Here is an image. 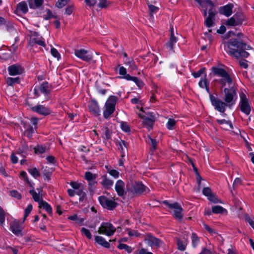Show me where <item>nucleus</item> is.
Here are the masks:
<instances>
[{
  "label": "nucleus",
  "mask_w": 254,
  "mask_h": 254,
  "mask_svg": "<svg viewBox=\"0 0 254 254\" xmlns=\"http://www.w3.org/2000/svg\"><path fill=\"white\" fill-rule=\"evenodd\" d=\"M224 49L229 55L237 58H247L249 53L245 50L251 49V47L237 39H231L227 43H224Z\"/></svg>",
  "instance_id": "nucleus-1"
},
{
  "label": "nucleus",
  "mask_w": 254,
  "mask_h": 254,
  "mask_svg": "<svg viewBox=\"0 0 254 254\" xmlns=\"http://www.w3.org/2000/svg\"><path fill=\"white\" fill-rule=\"evenodd\" d=\"M198 2L203 9V15L206 16L204 24L207 27H211L214 24L215 15L217 12L214 7L213 2L210 0L202 1L201 0H194Z\"/></svg>",
  "instance_id": "nucleus-2"
},
{
  "label": "nucleus",
  "mask_w": 254,
  "mask_h": 254,
  "mask_svg": "<svg viewBox=\"0 0 254 254\" xmlns=\"http://www.w3.org/2000/svg\"><path fill=\"white\" fill-rule=\"evenodd\" d=\"M211 69L214 75L220 77L217 81L222 87L230 86L232 83L231 77L224 68L218 66H213Z\"/></svg>",
  "instance_id": "nucleus-3"
},
{
  "label": "nucleus",
  "mask_w": 254,
  "mask_h": 254,
  "mask_svg": "<svg viewBox=\"0 0 254 254\" xmlns=\"http://www.w3.org/2000/svg\"><path fill=\"white\" fill-rule=\"evenodd\" d=\"M117 100V97L110 96L106 101L103 111V116L105 119L109 118L114 112Z\"/></svg>",
  "instance_id": "nucleus-4"
},
{
  "label": "nucleus",
  "mask_w": 254,
  "mask_h": 254,
  "mask_svg": "<svg viewBox=\"0 0 254 254\" xmlns=\"http://www.w3.org/2000/svg\"><path fill=\"white\" fill-rule=\"evenodd\" d=\"M74 54L78 58L87 63H95L96 62L93 59V54L90 51L84 49H75Z\"/></svg>",
  "instance_id": "nucleus-5"
},
{
  "label": "nucleus",
  "mask_w": 254,
  "mask_h": 254,
  "mask_svg": "<svg viewBox=\"0 0 254 254\" xmlns=\"http://www.w3.org/2000/svg\"><path fill=\"white\" fill-rule=\"evenodd\" d=\"M163 203L169 208L170 212L172 213L175 218L179 220H182L183 216V209L182 206L178 203L175 202L173 203H170L167 201H163Z\"/></svg>",
  "instance_id": "nucleus-6"
},
{
  "label": "nucleus",
  "mask_w": 254,
  "mask_h": 254,
  "mask_svg": "<svg viewBox=\"0 0 254 254\" xmlns=\"http://www.w3.org/2000/svg\"><path fill=\"white\" fill-rule=\"evenodd\" d=\"M239 107L241 112L246 115H249L251 110V103L246 95L241 92L240 94Z\"/></svg>",
  "instance_id": "nucleus-7"
},
{
  "label": "nucleus",
  "mask_w": 254,
  "mask_h": 254,
  "mask_svg": "<svg viewBox=\"0 0 254 254\" xmlns=\"http://www.w3.org/2000/svg\"><path fill=\"white\" fill-rule=\"evenodd\" d=\"M98 200L103 208L109 210L114 209L117 205V203L113 197H108L107 195L99 196Z\"/></svg>",
  "instance_id": "nucleus-8"
},
{
  "label": "nucleus",
  "mask_w": 254,
  "mask_h": 254,
  "mask_svg": "<svg viewBox=\"0 0 254 254\" xmlns=\"http://www.w3.org/2000/svg\"><path fill=\"white\" fill-rule=\"evenodd\" d=\"M116 228L109 222H103L98 229V233L107 236H113L116 231Z\"/></svg>",
  "instance_id": "nucleus-9"
},
{
  "label": "nucleus",
  "mask_w": 254,
  "mask_h": 254,
  "mask_svg": "<svg viewBox=\"0 0 254 254\" xmlns=\"http://www.w3.org/2000/svg\"><path fill=\"white\" fill-rule=\"evenodd\" d=\"M209 97L211 104L214 107L215 109L220 113H224L227 106L226 103L212 94H210Z\"/></svg>",
  "instance_id": "nucleus-10"
},
{
  "label": "nucleus",
  "mask_w": 254,
  "mask_h": 254,
  "mask_svg": "<svg viewBox=\"0 0 254 254\" xmlns=\"http://www.w3.org/2000/svg\"><path fill=\"white\" fill-rule=\"evenodd\" d=\"M244 20V16L242 14L236 13L228 19L225 22V24L228 26H236L242 24Z\"/></svg>",
  "instance_id": "nucleus-11"
},
{
  "label": "nucleus",
  "mask_w": 254,
  "mask_h": 254,
  "mask_svg": "<svg viewBox=\"0 0 254 254\" xmlns=\"http://www.w3.org/2000/svg\"><path fill=\"white\" fill-rule=\"evenodd\" d=\"M225 93L224 100L227 104H233L235 103V100L236 98L237 93L234 87L230 88H225L224 89Z\"/></svg>",
  "instance_id": "nucleus-12"
},
{
  "label": "nucleus",
  "mask_w": 254,
  "mask_h": 254,
  "mask_svg": "<svg viewBox=\"0 0 254 254\" xmlns=\"http://www.w3.org/2000/svg\"><path fill=\"white\" fill-rule=\"evenodd\" d=\"M38 92L45 95V98L47 100H49L48 94L51 92V88L49 86L48 82H45L41 84L39 87H35L34 89V93L36 96H39Z\"/></svg>",
  "instance_id": "nucleus-13"
},
{
  "label": "nucleus",
  "mask_w": 254,
  "mask_h": 254,
  "mask_svg": "<svg viewBox=\"0 0 254 254\" xmlns=\"http://www.w3.org/2000/svg\"><path fill=\"white\" fill-rule=\"evenodd\" d=\"M31 110L32 111L44 116L49 115L52 112L51 109L49 107L41 104H37L32 107Z\"/></svg>",
  "instance_id": "nucleus-14"
},
{
  "label": "nucleus",
  "mask_w": 254,
  "mask_h": 254,
  "mask_svg": "<svg viewBox=\"0 0 254 254\" xmlns=\"http://www.w3.org/2000/svg\"><path fill=\"white\" fill-rule=\"evenodd\" d=\"M171 35L169 41L166 44V48L169 52H174V47L178 41V39L174 36L173 27L170 28Z\"/></svg>",
  "instance_id": "nucleus-15"
},
{
  "label": "nucleus",
  "mask_w": 254,
  "mask_h": 254,
  "mask_svg": "<svg viewBox=\"0 0 254 254\" xmlns=\"http://www.w3.org/2000/svg\"><path fill=\"white\" fill-rule=\"evenodd\" d=\"M203 194L206 196L208 199L211 202L214 203H221V201L219 199L215 194L212 193L211 190L208 187H205L202 190Z\"/></svg>",
  "instance_id": "nucleus-16"
},
{
  "label": "nucleus",
  "mask_w": 254,
  "mask_h": 254,
  "mask_svg": "<svg viewBox=\"0 0 254 254\" xmlns=\"http://www.w3.org/2000/svg\"><path fill=\"white\" fill-rule=\"evenodd\" d=\"M97 178V175L95 174H92L90 172H86L85 174V178L89 183V187L90 191H93L94 188L93 187L94 185L97 183L95 181Z\"/></svg>",
  "instance_id": "nucleus-17"
},
{
  "label": "nucleus",
  "mask_w": 254,
  "mask_h": 254,
  "mask_svg": "<svg viewBox=\"0 0 254 254\" xmlns=\"http://www.w3.org/2000/svg\"><path fill=\"white\" fill-rule=\"evenodd\" d=\"M234 5L232 3H228L225 5L220 6L218 9L220 14L229 17L232 14V10Z\"/></svg>",
  "instance_id": "nucleus-18"
},
{
  "label": "nucleus",
  "mask_w": 254,
  "mask_h": 254,
  "mask_svg": "<svg viewBox=\"0 0 254 254\" xmlns=\"http://www.w3.org/2000/svg\"><path fill=\"white\" fill-rule=\"evenodd\" d=\"M145 241L148 245L151 247L158 248L161 246L163 242L160 240L153 236H149L145 239Z\"/></svg>",
  "instance_id": "nucleus-19"
},
{
  "label": "nucleus",
  "mask_w": 254,
  "mask_h": 254,
  "mask_svg": "<svg viewBox=\"0 0 254 254\" xmlns=\"http://www.w3.org/2000/svg\"><path fill=\"white\" fill-rule=\"evenodd\" d=\"M9 74L12 76L19 75L23 71V68L19 65L13 64L8 67Z\"/></svg>",
  "instance_id": "nucleus-20"
},
{
  "label": "nucleus",
  "mask_w": 254,
  "mask_h": 254,
  "mask_svg": "<svg viewBox=\"0 0 254 254\" xmlns=\"http://www.w3.org/2000/svg\"><path fill=\"white\" fill-rule=\"evenodd\" d=\"M128 190L133 193L140 194L145 190V187L142 184L135 182L132 183V188Z\"/></svg>",
  "instance_id": "nucleus-21"
},
{
  "label": "nucleus",
  "mask_w": 254,
  "mask_h": 254,
  "mask_svg": "<svg viewBox=\"0 0 254 254\" xmlns=\"http://www.w3.org/2000/svg\"><path fill=\"white\" fill-rule=\"evenodd\" d=\"M10 230L11 232L16 235H21V232L22 227L19 222L14 220L10 223Z\"/></svg>",
  "instance_id": "nucleus-22"
},
{
  "label": "nucleus",
  "mask_w": 254,
  "mask_h": 254,
  "mask_svg": "<svg viewBox=\"0 0 254 254\" xmlns=\"http://www.w3.org/2000/svg\"><path fill=\"white\" fill-rule=\"evenodd\" d=\"M89 111L94 116H98L100 115V109L98 103L95 100H92L89 105Z\"/></svg>",
  "instance_id": "nucleus-23"
},
{
  "label": "nucleus",
  "mask_w": 254,
  "mask_h": 254,
  "mask_svg": "<svg viewBox=\"0 0 254 254\" xmlns=\"http://www.w3.org/2000/svg\"><path fill=\"white\" fill-rule=\"evenodd\" d=\"M125 183L121 180L116 183L115 189L118 195L122 196L125 194Z\"/></svg>",
  "instance_id": "nucleus-24"
},
{
  "label": "nucleus",
  "mask_w": 254,
  "mask_h": 254,
  "mask_svg": "<svg viewBox=\"0 0 254 254\" xmlns=\"http://www.w3.org/2000/svg\"><path fill=\"white\" fill-rule=\"evenodd\" d=\"M28 10L27 4L25 1H21L17 5L16 11L18 14H25Z\"/></svg>",
  "instance_id": "nucleus-25"
},
{
  "label": "nucleus",
  "mask_w": 254,
  "mask_h": 254,
  "mask_svg": "<svg viewBox=\"0 0 254 254\" xmlns=\"http://www.w3.org/2000/svg\"><path fill=\"white\" fill-rule=\"evenodd\" d=\"M95 242L98 244L106 248H109L110 244L109 242L106 241L105 239L102 236H96L95 237Z\"/></svg>",
  "instance_id": "nucleus-26"
},
{
  "label": "nucleus",
  "mask_w": 254,
  "mask_h": 254,
  "mask_svg": "<svg viewBox=\"0 0 254 254\" xmlns=\"http://www.w3.org/2000/svg\"><path fill=\"white\" fill-rule=\"evenodd\" d=\"M38 193H37L34 190H31L29 191V193L32 196L33 199L36 201L38 202L39 204L41 201H43L42 195L40 194V192L41 191V190H38Z\"/></svg>",
  "instance_id": "nucleus-27"
},
{
  "label": "nucleus",
  "mask_w": 254,
  "mask_h": 254,
  "mask_svg": "<svg viewBox=\"0 0 254 254\" xmlns=\"http://www.w3.org/2000/svg\"><path fill=\"white\" fill-rule=\"evenodd\" d=\"M28 151V146L25 142H22L21 146L19 147L17 153L25 157L27 155Z\"/></svg>",
  "instance_id": "nucleus-28"
},
{
  "label": "nucleus",
  "mask_w": 254,
  "mask_h": 254,
  "mask_svg": "<svg viewBox=\"0 0 254 254\" xmlns=\"http://www.w3.org/2000/svg\"><path fill=\"white\" fill-rule=\"evenodd\" d=\"M198 85L199 87L201 88H205L206 92L211 94L209 88V82L206 78V75L204 78H201L198 82Z\"/></svg>",
  "instance_id": "nucleus-29"
},
{
  "label": "nucleus",
  "mask_w": 254,
  "mask_h": 254,
  "mask_svg": "<svg viewBox=\"0 0 254 254\" xmlns=\"http://www.w3.org/2000/svg\"><path fill=\"white\" fill-rule=\"evenodd\" d=\"M126 79L127 80L133 81L139 88H141L144 85V83L141 80L136 77L127 75L126 77Z\"/></svg>",
  "instance_id": "nucleus-30"
},
{
  "label": "nucleus",
  "mask_w": 254,
  "mask_h": 254,
  "mask_svg": "<svg viewBox=\"0 0 254 254\" xmlns=\"http://www.w3.org/2000/svg\"><path fill=\"white\" fill-rule=\"evenodd\" d=\"M138 116L143 119V123L144 124L148 126L149 127L152 128L153 123L154 120L151 118L146 117L143 114V113H138Z\"/></svg>",
  "instance_id": "nucleus-31"
},
{
  "label": "nucleus",
  "mask_w": 254,
  "mask_h": 254,
  "mask_svg": "<svg viewBox=\"0 0 254 254\" xmlns=\"http://www.w3.org/2000/svg\"><path fill=\"white\" fill-rule=\"evenodd\" d=\"M30 8L35 9L39 7L43 3V0H28Z\"/></svg>",
  "instance_id": "nucleus-32"
},
{
  "label": "nucleus",
  "mask_w": 254,
  "mask_h": 254,
  "mask_svg": "<svg viewBox=\"0 0 254 254\" xmlns=\"http://www.w3.org/2000/svg\"><path fill=\"white\" fill-rule=\"evenodd\" d=\"M212 212L215 214H227V210L220 205H216L212 207Z\"/></svg>",
  "instance_id": "nucleus-33"
},
{
  "label": "nucleus",
  "mask_w": 254,
  "mask_h": 254,
  "mask_svg": "<svg viewBox=\"0 0 254 254\" xmlns=\"http://www.w3.org/2000/svg\"><path fill=\"white\" fill-rule=\"evenodd\" d=\"M124 62L126 65L129 66L131 70L133 71L137 69V66L133 59L127 58Z\"/></svg>",
  "instance_id": "nucleus-34"
},
{
  "label": "nucleus",
  "mask_w": 254,
  "mask_h": 254,
  "mask_svg": "<svg viewBox=\"0 0 254 254\" xmlns=\"http://www.w3.org/2000/svg\"><path fill=\"white\" fill-rule=\"evenodd\" d=\"M101 183L104 188L108 189L113 185L114 182L113 180L107 178V177L104 176L103 177Z\"/></svg>",
  "instance_id": "nucleus-35"
},
{
  "label": "nucleus",
  "mask_w": 254,
  "mask_h": 254,
  "mask_svg": "<svg viewBox=\"0 0 254 254\" xmlns=\"http://www.w3.org/2000/svg\"><path fill=\"white\" fill-rule=\"evenodd\" d=\"M191 245L192 247L196 248L200 244V238L197 235L192 233L191 236Z\"/></svg>",
  "instance_id": "nucleus-36"
},
{
  "label": "nucleus",
  "mask_w": 254,
  "mask_h": 254,
  "mask_svg": "<svg viewBox=\"0 0 254 254\" xmlns=\"http://www.w3.org/2000/svg\"><path fill=\"white\" fill-rule=\"evenodd\" d=\"M31 42L32 43L36 44L39 46L45 47L46 44L44 40L42 38H39L37 37L36 38H31Z\"/></svg>",
  "instance_id": "nucleus-37"
},
{
  "label": "nucleus",
  "mask_w": 254,
  "mask_h": 254,
  "mask_svg": "<svg viewBox=\"0 0 254 254\" xmlns=\"http://www.w3.org/2000/svg\"><path fill=\"white\" fill-rule=\"evenodd\" d=\"M188 244L187 240H182L181 239L177 240L178 249L182 251H185Z\"/></svg>",
  "instance_id": "nucleus-38"
},
{
  "label": "nucleus",
  "mask_w": 254,
  "mask_h": 254,
  "mask_svg": "<svg viewBox=\"0 0 254 254\" xmlns=\"http://www.w3.org/2000/svg\"><path fill=\"white\" fill-rule=\"evenodd\" d=\"M39 205L40 207H43L48 213H52V208L51 206L45 201H41Z\"/></svg>",
  "instance_id": "nucleus-39"
},
{
  "label": "nucleus",
  "mask_w": 254,
  "mask_h": 254,
  "mask_svg": "<svg viewBox=\"0 0 254 254\" xmlns=\"http://www.w3.org/2000/svg\"><path fill=\"white\" fill-rule=\"evenodd\" d=\"M119 144L121 150V156L124 157L126 155L125 149H127V143L125 141L121 140L119 142Z\"/></svg>",
  "instance_id": "nucleus-40"
},
{
  "label": "nucleus",
  "mask_w": 254,
  "mask_h": 254,
  "mask_svg": "<svg viewBox=\"0 0 254 254\" xmlns=\"http://www.w3.org/2000/svg\"><path fill=\"white\" fill-rule=\"evenodd\" d=\"M176 124V121L174 119L169 118L166 123V126L168 129L173 130L175 129Z\"/></svg>",
  "instance_id": "nucleus-41"
},
{
  "label": "nucleus",
  "mask_w": 254,
  "mask_h": 254,
  "mask_svg": "<svg viewBox=\"0 0 254 254\" xmlns=\"http://www.w3.org/2000/svg\"><path fill=\"white\" fill-rule=\"evenodd\" d=\"M28 171L31 174V175L35 179H37L40 176V173L39 171L35 167L28 169Z\"/></svg>",
  "instance_id": "nucleus-42"
},
{
  "label": "nucleus",
  "mask_w": 254,
  "mask_h": 254,
  "mask_svg": "<svg viewBox=\"0 0 254 254\" xmlns=\"http://www.w3.org/2000/svg\"><path fill=\"white\" fill-rule=\"evenodd\" d=\"M24 128L25 129V133L27 134V136L29 138H30L32 136L33 133L34 132V129L33 127L30 125H25Z\"/></svg>",
  "instance_id": "nucleus-43"
},
{
  "label": "nucleus",
  "mask_w": 254,
  "mask_h": 254,
  "mask_svg": "<svg viewBox=\"0 0 254 254\" xmlns=\"http://www.w3.org/2000/svg\"><path fill=\"white\" fill-rule=\"evenodd\" d=\"M7 84L9 86H12L15 83L19 82V78L17 77H8L6 80Z\"/></svg>",
  "instance_id": "nucleus-44"
},
{
  "label": "nucleus",
  "mask_w": 254,
  "mask_h": 254,
  "mask_svg": "<svg viewBox=\"0 0 254 254\" xmlns=\"http://www.w3.org/2000/svg\"><path fill=\"white\" fill-rule=\"evenodd\" d=\"M6 213L0 206V225L3 226L5 221Z\"/></svg>",
  "instance_id": "nucleus-45"
},
{
  "label": "nucleus",
  "mask_w": 254,
  "mask_h": 254,
  "mask_svg": "<svg viewBox=\"0 0 254 254\" xmlns=\"http://www.w3.org/2000/svg\"><path fill=\"white\" fill-rule=\"evenodd\" d=\"M76 194L79 196V201H82L86 196V193L83 190V188H81L76 191Z\"/></svg>",
  "instance_id": "nucleus-46"
},
{
  "label": "nucleus",
  "mask_w": 254,
  "mask_h": 254,
  "mask_svg": "<svg viewBox=\"0 0 254 254\" xmlns=\"http://www.w3.org/2000/svg\"><path fill=\"white\" fill-rule=\"evenodd\" d=\"M81 233L82 235L85 236L88 239H91L92 238V236L91 233H90V231L85 228H82L81 229Z\"/></svg>",
  "instance_id": "nucleus-47"
},
{
  "label": "nucleus",
  "mask_w": 254,
  "mask_h": 254,
  "mask_svg": "<svg viewBox=\"0 0 254 254\" xmlns=\"http://www.w3.org/2000/svg\"><path fill=\"white\" fill-rule=\"evenodd\" d=\"M118 248L120 250H125L127 253H130L131 252V249L126 244L120 243L118 246Z\"/></svg>",
  "instance_id": "nucleus-48"
},
{
  "label": "nucleus",
  "mask_w": 254,
  "mask_h": 254,
  "mask_svg": "<svg viewBox=\"0 0 254 254\" xmlns=\"http://www.w3.org/2000/svg\"><path fill=\"white\" fill-rule=\"evenodd\" d=\"M70 186L73 188V189L77 190L83 187L81 183H79L76 182H71L69 183Z\"/></svg>",
  "instance_id": "nucleus-49"
},
{
  "label": "nucleus",
  "mask_w": 254,
  "mask_h": 254,
  "mask_svg": "<svg viewBox=\"0 0 254 254\" xmlns=\"http://www.w3.org/2000/svg\"><path fill=\"white\" fill-rule=\"evenodd\" d=\"M51 54L55 58H57L58 60L61 58V55L58 50L54 47L51 48Z\"/></svg>",
  "instance_id": "nucleus-50"
},
{
  "label": "nucleus",
  "mask_w": 254,
  "mask_h": 254,
  "mask_svg": "<svg viewBox=\"0 0 254 254\" xmlns=\"http://www.w3.org/2000/svg\"><path fill=\"white\" fill-rule=\"evenodd\" d=\"M35 153L43 154L46 151V147L43 146H37L34 148Z\"/></svg>",
  "instance_id": "nucleus-51"
},
{
  "label": "nucleus",
  "mask_w": 254,
  "mask_h": 254,
  "mask_svg": "<svg viewBox=\"0 0 254 254\" xmlns=\"http://www.w3.org/2000/svg\"><path fill=\"white\" fill-rule=\"evenodd\" d=\"M205 68H201L196 72H192L191 74L194 78H198L200 77L205 71Z\"/></svg>",
  "instance_id": "nucleus-52"
},
{
  "label": "nucleus",
  "mask_w": 254,
  "mask_h": 254,
  "mask_svg": "<svg viewBox=\"0 0 254 254\" xmlns=\"http://www.w3.org/2000/svg\"><path fill=\"white\" fill-rule=\"evenodd\" d=\"M112 132L107 127H105L103 130L104 137L106 139H109L111 138Z\"/></svg>",
  "instance_id": "nucleus-53"
},
{
  "label": "nucleus",
  "mask_w": 254,
  "mask_h": 254,
  "mask_svg": "<svg viewBox=\"0 0 254 254\" xmlns=\"http://www.w3.org/2000/svg\"><path fill=\"white\" fill-rule=\"evenodd\" d=\"M148 7L150 11V16L153 17V14L156 13L158 11L159 8L152 4H148Z\"/></svg>",
  "instance_id": "nucleus-54"
},
{
  "label": "nucleus",
  "mask_w": 254,
  "mask_h": 254,
  "mask_svg": "<svg viewBox=\"0 0 254 254\" xmlns=\"http://www.w3.org/2000/svg\"><path fill=\"white\" fill-rule=\"evenodd\" d=\"M108 173L115 179L118 178L119 177V172L117 170L110 169L108 170Z\"/></svg>",
  "instance_id": "nucleus-55"
},
{
  "label": "nucleus",
  "mask_w": 254,
  "mask_h": 254,
  "mask_svg": "<svg viewBox=\"0 0 254 254\" xmlns=\"http://www.w3.org/2000/svg\"><path fill=\"white\" fill-rule=\"evenodd\" d=\"M32 205L31 204H29L26 209H25L24 212V220L26 218V217L29 215L32 210Z\"/></svg>",
  "instance_id": "nucleus-56"
},
{
  "label": "nucleus",
  "mask_w": 254,
  "mask_h": 254,
  "mask_svg": "<svg viewBox=\"0 0 254 254\" xmlns=\"http://www.w3.org/2000/svg\"><path fill=\"white\" fill-rule=\"evenodd\" d=\"M121 127L122 129L126 132H128L130 131V127L129 126L127 125V124L124 122H121L120 124Z\"/></svg>",
  "instance_id": "nucleus-57"
},
{
  "label": "nucleus",
  "mask_w": 254,
  "mask_h": 254,
  "mask_svg": "<svg viewBox=\"0 0 254 254\" xmlns=\"http://www.w3.org/2000/svg\"><path fill=\"white\" fill-rule=\"evenodd\" d=\"M69 0H58L56 2V6L59 8H62L68 1Z\"/></svg>",
  "instance_id": "nucleus-58"
},
{
  "label": "nucleus",
  "mask_w": 254,
  "mask_h": 254,
  "mask_svg": "<svg viewBox=\"0 0 254 254\" xmlns=\"http://www.w3.org/2000/svg\"><path fill=\"white\" fill-rule=\"evenodd\" d=\"M119 74L121 75L124 76L123 77V78L126 79V77L127 75H129V74L127 73V69L124 66H121L120 67L119 69Z\"/></svg>",
  "instance_id": "nucleus-59"
},
{
  "label": "nucleus",
  "mask_w": 254,
  "mask_h": 254,
  "mask_svg": "<svg viewBox=\"0 0 254 254\" xmlns=\"http://www.w3.org/2000/svg\"><path fill=\"white\" fill-rule=\"evenodd\" d=\"M46 15H45L44 19L46 20L50 19L54 17L52 12L50 9H46L45 10Z\"/></svg>",
  "instance_id": "nucleus-60"
},
{
  "label": "nucleus",
  "mask_w": 254,
  "mask_h": 254,
  "mask_svg": "<svg viewBox=\"0 0 254 254\" xmlns=\"http://www.w3.org/2000/svg\"><path fill=\"white\" fill-rule=\"evenodd\" d=\"M130 102L132 104H137L139 105H142L143 102L140 100L139 98H134L130 100Z\"/></svg>",
  "instance_id": "nucleus-61"
},
{
  "label": "nucleus",
  "mask_w": 254,
  "mask_h": 254,
  "mask_svg": "<svg viewBox=\"0 0 254 254\" xmlns=\"http://www.w3.org/2000/svg\"><path fill=\"white\" fill-rule=\"evenodd\" d=\"M148 141L151 143L152 149L154 150L156 149L157 144L156 140L151 138L150 137H149Z\"/></svg>",
  "instance_id": "nucleus-62"
},
{
  "label": "nucleus",
  "mask_w": 254,
  "mask_h": 254,
  "mask_svg": "<svg viewBox=\"0 0 254 254\" xmlns=\"http://www.w3.org/2000/svg\"><path fill=\"white\" fill-rule=\"evenodd\" d=\"M10 195L17 199L21 198V194L16 190H11L10 191Z\"/></svg>",
  "instance_id": "nucleus-63"
},
{
  "label": "nucleus",
  "mask_w": 254,
  "mask_h": 254,
  "mask_svg": "<svg viewBox=\"0 0 254 254\" xmlns=\"http://www.w3.org/2000/svg\"><path fill=\"white\" fill-rule=\"evenodd\" d=\"M98 6L101 8L106 7L108 5L106 0H98Z\"/></svg>",
  "instance_id": "nucleus-64"
}]
</instances>
